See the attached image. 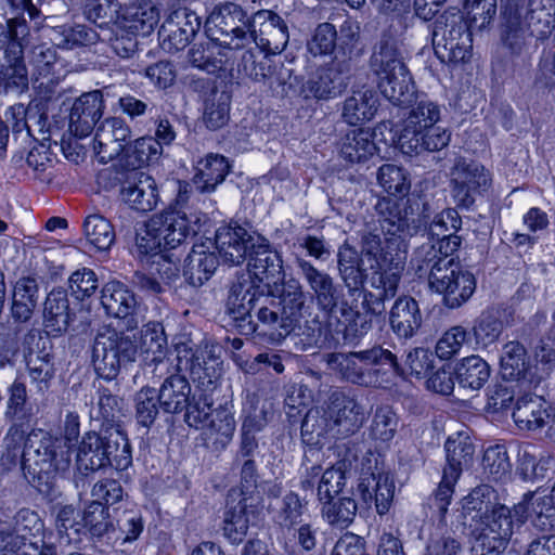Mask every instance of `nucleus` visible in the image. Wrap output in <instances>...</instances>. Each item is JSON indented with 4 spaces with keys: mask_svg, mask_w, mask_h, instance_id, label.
Returning a JSON list of instances; mask_svg holds the SVG:
<instances>
[{
    "mask_svg": "<svg viewBox=\"0 0 555 555\" xmlns=\"http://www.w3.org/2000/svg\"><path fill=\"white\" fill-rule=\"evenodd\" d=\"M378 223H366L359 232V247L372 273L402 271L406 253L405 238L426 228V221L414 217L410 199L398 202L379 198L375 205Z\"/></svg>",
    "mask_w": 555,
    "mask_h": 555,
    "instance_id": "nucleus-1",
    "label": "nucleus"
},
{
    "mask_svg": "<svg viewBox=\"0 0 555 555\" xmlns=\"http://www.w3.org/2000/svg\"><path fill=\"white\" fill-rule=\"evenodd\" d=\"M494 489L480 485L463 500L464 524L473 527V555H499L513 533L509 509L496 502Z\"/></svg>",
    "mask_w": 555,
    "mask_h": 555,
    "instance_id": "nucleus-2",
    "label": "nucleus"
},
{
    "mask_svg": "<svg viewBox=\"0 0 555 555\" xmlns=\"http://www.w3.org/2000/svg\"><path fill=\"white\" fill-rule=\"evenodd\" d=\"M76 464L87 475L108 465L125 470L132 464L131 447L119 425L87 433L79 444Z\"/></svg>",
    "mask_w": 555,
    "mask_h": 555,
    "instance_id": "nucleus-3",
    "label": "nucleus"
},
{
    "mask_svg": "<svg viewBox=\"0 0 555 555\" xmlns=\"http://www.w3.org/2000/svg\"><path fill=\"white\" fill-rule=\"evenodd\" d=\"M371 65L378 78V89L389 102L402 107L415 103V85L395 40L389 37L380 39Z\"/></svg>",
    "mask_w": 555,
    "mask_h": 555,
    "instance_id": "nucleus-4",
    "label": "nucleus"
},
{
    "mask_svg": "<svg viewBox=\"0 0 555 555\" xmlns=\"http://www.w3.org/2000/svg\"><path fill=\"white\" fill-rule=\"evenodd\" d=\"M68 466L69 453L62 440L42 430L28 434L24 446V469L41 493L49 494L56 473Z\"/></svg>",
    "mask_w": 555,
    "mask_h": 555,
    "instance_id": "nucleus-5",
    "label": "nucleus"
},
{
    "mask_svg": "<svg viewBox=\"0 0 555 555\" xmlns=\"http://www.w3.org/2000/svg\"><path fill=\"white\" fill-rule=\"evenodd\" d=\"M327 367L339 374L341 378L361 386H376L379 384L378 373L399 372L397 357L382 346L371 349L340 353L332 352L322 357Z\"/></svg>",
    "mask_w": 555,
    "mask_h": 555,
    "instance_id": "nucleus-6",
    "label": "nucleus"
},
{
    "mask_svg": "<svg viewBox=\"0 0 555 555\" xmlns=\"http://www.w3.org/2000/svg\"><path fill=\"white\" fill-rule=\"evenodd\" d=\"M470 26L464 14L450 8L434 22L431 41L436 56L446 64L465 63L469 60L473 48Z\"/></svg>",
    "mask_w": 555,
    "mask_h": 555,
    "instance_id": "nucleus-7",
    "label": "nucleus"
},
{
    "mask_svg": "<svg viewBox=\"0 0 555 555\" xmlns=\"http://www.w3.org/2000/svg\"><path fill=\"white\" fill-rule=\"evenodd\" d=\"M307 309L302 286L291 279L283 284L279 300L268 297V301L258 305L254 311L258 321L255 323L258 327L278 331L279 336H286L296 330Z\"/></svg>",
    "mask_w": 555,
    "mask_h": 555,
    "instance_id": "nucleus-8",
    "label": "nucleus"
},
{
    "mask_svg": "<svg viewBox=\"0 0 555 555\" xmlns=\"http://www.w3.org/2000/svg\"><path fill=\"white\" fill-rule=\"evenodd\" d=\"M212 41L232 50L246 49L255 41L256 24L238 4L225 2L214 9L207 20Z\"/></svg>",
    "mask_w": 555,
    "mask_h": 555,
    "instance_id": "nucleus-9",
    "label": "nucleus"
},
{
    "mask_svg": "<svg viewBox=\"0 0 555 555\" xmlns=\"http://www.w3.org/2000/svg\"><path fill=\"white\" fill-rule=\"evenodd\" d=\"M137 347L129 336L109 327L99 331L92 346L91 362L96 374L114 379L122 363L134 361Z\"/></svg>",
    "mask_w": 555,
    "mask_h": 555,
    "instance_id": "nucleus-10",
    "label": "nucleus"
},
{
    "mask_svg": "<svg viewBox=\"0 0 555 555\" xmlns=\"http://www.w3.org/2000/svg\"><path fill=\"white\" fill-rule=\"evenodd\" d=\"M92 149L100 163L116 160L121 171L142 168L157 160L163 152L160 141H93Z\"/></svg>",
    "mask_w": 555,
    "mask_h": 555,
    "instance_id": "nucleus-11",
    "label": "nucleus"
},
{
    "mask_svg": "<svg viewBox=\"0 0 555 555\" xmlns=\"http://www.w3.org/2000/svg\"><path fill=\"white\" fill-rule=\"evenodd\" d=\"M491 182L489 170L472 159L459 157L450 170L451 195L460 208L468 209L476 196L490 188Z\"/></svg>",
    "mask_w": 555,
    "mask_h": 555,
    "instance_id": "nucleus-12",
    "label": "nucleus"
},
{
    "mask_svg": "<svg viewBox=\"0 0 555 555\" xmlns=\"http://www.w3.org/2000/svg\"><path fill=\"white\" fill-rule=\"evenodd\" d=\"M261 301H268V296L254 285L250 278L241 276L231 284L225 311L236 322L241 334L251 335L258 330L253 312Z\"/></svg>",
    "mask_w": 555,
    "mask_h": 555,
    "instance_id": "nucleus-13",
    "label": "nucleus"
},
{
    "mask_svg": "<svg viewBox=\"0 0 555 555\" xmlns=\"http://www.w3.org/2000/svg\"><path fill=\"white\" fill-rule=\"evenodd\" d=\"M429 288L442 296V302L450 309L460 308L474 294L476 280L473 273L453 261L449 267L434 271Z\"/></svg>",
    "mask_w": 555,
    "mask_h": 555,
    "instance_id": "nucleus-14",
    "label": "nucleus"
},
{
    "mask_svg": "<svg viewBox=\"0 0 555 555\" xmlns=\"http://www.w3.org/2000/svg\"><path fill=\"white\" fill-rule=\"evenodd\" d=\"M238 69L253 80L263 82L275 94L286 95L293 87L291 68L267 55L257 60L250 49L242 54Z\"/></svg>",
    "mask_w": 555,
    "mask_h": 555,
    "instance_id": "nucleus-15",
    "label": "nucleus"
},
{
    "mask_svg": "<svg viewBox=\"0 0 555 555\" xmlns=\"http://www.w3.org/2000/svg\"><path fill=\"white\" fill-rule=\"evenodd\" d=\"M38 526V515L29 509H21L11 519H0V555H37L38 546L28 540L26 531Z\"/></svg>",
    "mask_w": 555,
    "mask_h": 555,
    "instance_id": "nucleus-16",
    "label": "nucleus"
},
{
    "mask_svg": "<svg viewBox=\"0 0 555 555\" xmlns=\"http://www.w3.org/2000/svg\"><path fill=\"white\" fill-rule=\"evenodd\" d=\"M121 184L120 196L129 207L141 212L153 210L159 201L158 188L154 178L140 168H129L118 172Z\"/></svg>",
    "mask_w": 555,
    "mask_h": 555,
    "instance_id": "nucleus-17",
    "label": "nucleus"
},
{
    "mask_svg": "<svg viewBox=\"0 0 555 555\" xmlns=\"http://www.w3.org/2000/svg\"><path fill=\"white\" fill-rule=\"evenodd\" d=\"M201 220L180 210H168L152 217V231L163 240L164 249H173L197 233Z\"/></svg>",
    "mask_w": 555,
    "mask_h": 555,
    "instance_id": "nucleus-18",
    "label": "nucleus"
},
{
    "mask_svg": "<svg viewBox=\"0 0 555 555\" xmlns=\"http://www.w3.org/2000/svg\"><path fill=\"white\" fill-rule=\"evenodd\" d=\"M326 415L334 436L348 437L356 434L365 421L363 408L343 391L335 390L328 397Z\"/></svg>",
    "mask_w": 555,
    "mask_h": 555,
    "instance_id": "nucleus-19",
    "label": "nucleus"
},
{
    "mask_svg": "<svg viewBox=\"0 0 555 555\" xmlns=\"http://www.w3.org/2000/svg\"><path fill=\"white\" fill-rule=\"evenodd\" d=\"M440 122V108L433 102H420L404 120L403 129L398 139H439L451 133Z\"/></svg>",
    "mask_w": 555,
    "mask_h": 555,
    "instance_id": "nucleus-20",
    "label": "nucleus"
},
{
    "mask_svg": "<svg viewBox=\"0 0 555 555\" xmlns=\"http://www.w3.org/2000/svg\"><path fill=\"white\" fill-rule=\"evenodd\" d=\"M102 90L82 93L72 106L69 130L74 137L83 139L91 134L104 112Z\"/></svg>",
    "mask_w": 555,
    "mask_h": 555,
    "instance_id": "nucleus-21",
    "label": "nucleus"
},
{
    "mask_svg": "<svg viewBox=\"0 0 555 555\" xmlns=\"http://www.w3.org/2000/svg\"><path fill=\"white\" fill-rule=\"evenodd\" d=\"M300 274L313 293L318 307L332 313L338 306L340 291L334 279L326 272L317 269L310 261L297 258Z\"/></svg>",
    "mask_w": 555,
    "mask_h": 555,
    "instance_id": "nucleus-22",
    "label": "nucleus"
},
{
    "mask_svg": "<svg viewBox=\"0 0 555 555\" xmlns=\"http://www.w3.org/2000/svg\"><path fill=\"white\" fill-rule=\"evenodd\" d=\"M257 234L241 225H224L217 230L215 245L221 259L229 264L242 263L251 249Z\"/></svg>",
    "mask_w": 555,
    "mask_h": 555,
    "instance_id": "nucleus-23",
    "label": "nucleus"
},
{
    "mask_svg": "<svg viewBox=\"0 0 555 555\" xmlns=\"http://www.w3.org/2000/svg\"><path fill=\"white\" fill-rule=\"evenodd\" d=\"M357 493L366 507H371L374 502L376 512L384 515L390 508L395 483L388 473H364L359 479Z\"/></svg>",
    "mask_w": 555,
    "mask_h": 555,
    "instance_id": "nucleus-24",
    "label": "nucleus"
},
{
    "mask_svg": "<svg viewBox=\"0 0 555 555\" xmlns=\"http://www.w3.org/2000/svg\"><path fill=\"white\" fill-rule=\"evenodd\" d=\"M255 243L248 254V269L260 282L268 285L283 278L282 259L278 251L272 250L268 241L256 235Z\"/></svg>",
    "mask_w": 555,
    "mask_h": 555,
    "instance_id": "nucleus-25",
    "label": "nucleus"
},
{
    "mask_svg": "<svg viewBox=\"0 0 555 555\" xmlns=\"http://www.w3.org/2000/svg\"><path fill=\"white\" fill-rule=\"evenodd\" d=\"M256 36L253 44L261 46L273 52H282L288 42V28L283 18L270 10L254 13Z\"/></svg>",
    "mask_w": 555,
    "mask_h": 555,
    "instance_id": "nucleus-26",
    "label": "nucleus"
},
{
    "mask_svg": "<svg viewBox=\"0 0 555 555\" xmlns=\"http://www.w3.org/2000/svg\"><path fill=\"white\" fill-rule=\"evenodd\" d=\"M530 518L534 527L550 530L555 527V498L546 489L537 486L522 494V518Z\"/></svg>",
    "mask_w": 555,
    "mask_h": 555,
    "instance_id": "nucleus-27",
    "label": "nucleus"
},
{
    "mask_svg": "<svg viewBox=\"0 0 555 555\" xmlns=\"http://www.w3.org/2000/svg\"><path fill=\"white\" fill-rule=\"evenodd\" d=\"M418 302L410 296L398 297L389 311V325L400 339H410L422 326Z\"/></svg>",
    "mask_w": 555,
    "mask_h": 555,
    "instance_id": "nucleus-28",
    "label": "nucleus"
},
{
    "mask_svg": "<svg viewBox=\"0 0 555 555\" xmlns=\"http://www.w3.org/2000/svg\"><path fill=\"white\" fill-rule=\"evenodd\" d=\"M378 99L372 89L353 91L344 102L341 116L352 130V139H357L364 132L362 124L373 118L377 111Z\"/></svg>",
    "mask_w": 555,
    "mask_h": 555,
    "instance_id": "nucleus-29",
    "label": "nucleus"
},
{
    "mask_svg": "<svg viewBox=\"0 0 555 555\" xmlns=\"http://www.w3.org/2000/svg\"><path fill=\"white\" fill-rule=\"evenodd\" d=\"M43 326L47 335L60 336L75 319L67 294L63 289H52L43 304Z\"/></svg>",
    "mask_w": 555,
    "mask_h": 555,
    "instance_id": "nucleus-30",
    "label": "nucleus"
},
{
    "mask_svg": "<svg viewBox=\"0 0 555 555\" xmlns=\"http://www.w3.org/2000/svg\"><path fill=\"white\" fill-rule=\"evenodd\" d=\"M5 64L0 70V86L5 93L20 95L28 90V73L24 62V49L16 43L7 46Z\"/></svg>",
    "mask_w": 555,
    "mask_h": 555,
    "instance_id": "nucleus-31",
    "label": "nucleus"
},
{
    "mask_svg": "<svg viewBox=\"0 0 555 555\" xmlns=\"http://www.w3.org/2000/svg\"><path fill=\"white\" fill-rule=\"evenodd\" d=\"M520 52V13L517 0H505L503 3L500 26L499 53L513 62Z\"/></svg>",
    "mask_w": 555,
    "mask_h": 555,
    "instance_id": "nucleus-32",
    "label": "nucleus"
},
{
    "mask_svg": "<svg viewBox=\"0 0 555 555\" xmlns=\"http://www.w3.org/2000/svg\"><path fill=\"white\" fill-rule=\"evenodd\" d=\"M338 274L350 294L359 291L369 276L366 259L353 246L345 243L337 253Z\"/></svg>",
    "mask_w": 555,
    "mask_h": 555,
    "instance_id": "nucleus-33",
    "label": "nucleus"
},
{
    "mask_svg": "<svg viewBox=\"0 0 555 555\" xmlns=\"http://www.w3.org/2000/svg\"><path fill=\"white\" fill-rule=\"evenodd\" d=\"M338 274L350 294L359 291L369 276L366 259L353 246L345 243L337 253Z\"/></svg>",
    "mask_w": 555,
    "mask_h": 555,
    "instance_id": "nucleus-34",
    "label": "nucleus"
},
{
    "mask_svg": "<svg viewBox=\"0 0 555 555\" xmlns=\"http://www.w3.org/2000/svg\"><path fill=\"white\" fill-rule=\"evenodd\" d=\"M339 65L334 61L331 66L321 67L315 76L302 85L301 92L306 98L313 96L318 100H327L337 96L346 88Z\"/></svg>",
    "mask_w": 555,
    "mask_h": 555,
    "instance_id": "nucleus-35",
    "label": "nucleus"
},
{
    "mask_svg": "<svg viewBox=\"0 0 555 555\" xmlns=\"http://www.w3.org/2000/svg\"><path fill=\"white\" fill-rule=\"evenodd\" d=\"M218 264V257L208 245L194 244L185 259L183 274L192 286L198 287L210 279Z\"/></svg>",
    "mask_w": 555,
    "mask_h": 555,
    "instance_id": "nucleus-36",
    "label": "nucleus"
},
{
    "mask_svg": "<svg viewBox=\"0 0 555 555\" xmlns=\"http://www.w3.org/2000/svg\"><path fill=\"white\" fill-rule=\"evenodd\" d=\"M228 159L218 154H209L198 163L192 182L199 193H212L230 171Z\"/></svg>",
    "mask_w": 555,
    "mask_h": 555,
    "instance_id": "nucleus-37",
    "label": "nucleus"
},
{
    "mask_svg": "<svg viewBox=\"0 0 555 555\" xmlns=\"http://www.w3.org/2000/svg\"><path fill=\"white\" fill-rule=\"evenodd\" d=\"M191 386L180 374H170L162 383L157 393L160 408L166 413H179L189 403Z\"/></svg>",
    "mask_w": 555,
    "mask_h": 555,
    "instance_id": "nucleus-38",
    "label": "nucleus"
},
{
    "mask_svg": "<svg viewBox=\"0 0 555 555\" xmlns=\"http://www.w3.org/2000/svg\"><path fill=\"white\" fill-rule=\"evenodd\" d=\"M202 430L208 447L214 451L223 450L233 438L235 431L234 417L227 408L216 409Z\"/></svg>",
    "mask_w": 555,
    "mask_h": 555,
    "instance_id": "nucleus-39",
    "label": "nucleus"
},
{
    "mask_svg": "<svg viewBox=\"0 0 555 555\" xmlns=\"http://www.w3.org/2000/svg\"><path fill=\"white\" fill-rule=\"evenodd\" d=\"M555 367V348L541 341L537 346L534 354L522 362V384L530 388H537L542 380L547 378Z\"/></svg>",
    "mask_w": 555,
    "mask_h": 555,
    "instance_id": "nucleus-40",
    "label": "nucleus"
},
{
    "mask_svg": "<svg viewBox=\"0 0 555 555\" xmlns=\"http://www.w3.org/2000/svg\"><path fill=\"white\" fill-rule=\"evenodd\" d=\"M359 40L360 24L350 20L345 21L339 27V33H337V52L334 59L341 72H349L350 62L362 54Z\"/></svg>",
    "mask_w": 555,
    "mask_h": 555,
    "instance_id": "nucleus-41",
    "label": "nucleus"
},
{
    "mask_svg": "<svg viewBox=\"0 0 555 555\" xmlns=\"http://www.w3.org/2000/svg\"><path fill=\"white\" fill-rule=\"evenodd\" d=\"M158 20L157 8L151 1H142L128 7L118 23L133 34L147 36L154 30Z\"/></svg>",
    "mask_w": 555,
    "mask_h": 555,
    "instance_id": "nucleus-42",
    "label": "nucleus"
},
{
    "mask_svg": "<svg viewBox=\"0 0 555 555\" xmlns=\"http://www.w3.org/2000/svg\"><path fill=\"white\" fill-rule=\"evenodd\" d=\"M101 304L107 314L128 318L134 313L137 301L133 294L119 282H109L102 288Z\"/></svg>",
    "mask_w": 555,
    "mask_h": 555,
    "instance_id": "nucleus-43",
    "label": "nucleus"
},
{
    "mask_svg": "<svg viewBox=\"0 0 555 555\" xmlns=\"http://www.w3.org/2000/svg\"><path fill=\"white\" fill-rule=\"evenodd\" d=\"M444 448L447 465L443 468V473L460 478L463 469L469 467L473 463L474 444L468 436L459 434L456 437H449Z\"/></svg>",
    "mask_w": 555,
    "mask_h": 555,
    "instance_id": "nucleus-44",
    "label": "nucleus"
},
{
    "mask_svg": "<svg viewBox=\"0 0 555 555\" xmlns=\"http://www.w3.org/2000/svg\"><path fill=\"white\" fill-rule=\"evenodd\" d=\"M38 292V283L34 278L26 276L16 282L11 307L15 321L27 322L30 320L37 306Z\"/></svg>",
    "mask_w": 555,
    "mask_h": 555,
    "instance_id": "nucleus-45",
    "label": "nucleus"
},
{
    "mask_svg": "<svg viewBox=\"0 0 555 555\" xmlns=\"http://www.w3.org/2000/svg\"><path fill=\"white\" fill-rule=\"evenodd\" d=\"M426 237L427 242H424L415 249L412 262L417 275L420 278L426 275L429 284L434 271L449 267L454 261V258L442 257L435 238Z\"/></svg>",
    "mask_w": 555,
    "mask_h": 555,
    "instance_id": "nucleus-46",
    "label": "nucleus"
},
{
    "mask_svg": "<svg viewBox=\"0 0 555 555\" xmlns=\"http://www.w3.org/2000/svg\"><path fill=\"white\" fill-rule=\"evenodd\" d=\"M456 380L462 388L479 390L490 377L489 364L479 356L464 358L455 370Z\"/></svg>",
    "mask_w": 555,
    "mask_h": 555,
    "instance_id": "nucleus-47",
    "label": "nucleus"
},
{
    "mask_svg": "<svg viewBox=\"0 0 555 555\" xmlns=\"http://www.w3.org/2000/svg\"><path fill=\"white\" fill-rule=\"evenodd\" d=\"M137 352L143 360L150 361V358H165L167 353V338L164 327L158 322H149L140 331V337L134 345Z\"/></svg>",
    "mask_w": 555,
    "mask_h": 555,
    "instance_id": "nucleus-48",
    "label": "nucleus"
},
{
    "mask_svg": "<svg viewBox=\"0 0 555 555\" xmlns=\"http://www.w3.org/2000/svg\"><path fill=\"white\" fill-rule=\"evenodd\" d=\"M358 505L350 496L333 498L322 502L321 515L328 525L346 529L357 515Z\"/></svg>",
    "mask_w": 555,
    "mask_h": 555,
    "instance_id": "nucleus-49",
    "label": "nucleus"
},
{
    "mask_svg": "<svg viewBox=\"0 0 555 555\" xmlns=\"http://www.w3.org/2000/svg\"><path fill=\"white\" fill-rule=\"evenodd\" d=\"M231 94L225 88L214 89L204 101V121L207 128L217 130L223 127L230 115Z\"/></svg>",
    "mask_w": 555,
    "mask_h": 555,
    "instance_id": "nucleus-50",
    "label": "nucleus"
},
{
    "mask_svg": "<svg viewBox=\"0 0 555 555\" xmlns=\"http://www.w3.org/2000/svg\"><path fill=\"white\" fill-rule=\"evenodd\" d=\"M88 242L100 251L108 250L116 240V233L108 219L100 214H90L83 222Z\"/></svg>",
    "mask_w": 555,
    "mask_h": 555,
    "instance_id": "nucleus-51",
    "label": "nucleus"
},
{
    "mask_svg": "<svg viewBox=\"0 0 555 555\" xmlns=\"http://www.w3.org/2000/svg\"><path fill=\"white\" fill-rule=\"evenodd\" d=\"M246 500H241L229 507L223 519V534L233 544L241 543L247 534L250 515Z\"/></svg>",
    "mask_w": 555,
    "mask_h": 555,
    "instance_id": "nucleus-52",
    "label": "nucleus"
},
{
    "mask_svg": "<svg viewBox=\"0 0 555 555\" xmlns=\"http://www.w3.org/2000/svg\"><path fill=\"white\" fill-rule=\"evenodd\" d=\"M550 404L538 393H522V415L526 416L525 428L535 433L543 429L550 423Z\"/></svg>",
    "mask_w": 555,
    "mask_h": 555,
    "instance_id": "nucleus-53",
    "label": "nucleus"
},
{
    "mask_svg": "<svg viewBox=\"0 0 555 555\" xmlns=\"http://www.w3.org/2000/svg\"><path fill=\"white\" fill-rule=\"evenodd\" d=\"M346 474V461H338L322 473L317 487V496L321 503L336 498L343 491L347 480Z\"/></svg>",
    "mask_w": 555,
    "mask_h": 555,
    "instance_id": "nucleus-54",
    "label": "nucleus"
},
{
    "mask_svg": "<svg viewBox=\"0 0 555 555\" xmlns=\"http://www.w3.org/2000/svg\"><path fill=\"white\" fill-rule=\"evenodd\" d=\"M27 109L23 104H15L5 112V120L0 119V139H9L10 133L15 139L31 137L35 139L31 126L26 119Z\"/></svg>",
    "mask_w": 555,
    "mask_h": 555,
    "instance_id": "nucleus-55",
    "label": "nucleus"
},
{
    "mask_svg": "<svg viewBox=\"0 0 555 555\" xmlns=\"http://www.w3.org/2000/svg\"><path fill=\"white\" fill-rule=\"evenodd\" d=\"M328 433L334 434V430L326 415V410L324 412L319 409L309 410L301 423L302 441L309 446H315Z\"/></svg>",
    "mask_w": 555,
    "mask_h": 555,
    "instance_id": "nucleus-56",
    "label": "nucleus"
},
{
    "mask_svg": "<svg viewBox=\"0 0 555 555\" xmlns=\"http://www.w3.org/2000/svg\"><path fill=\"white\" fill-rule=\"evenodd\" d=\"M9 400L7 403L5 416L12 422L29 423L33 413L27 405V390L24 383L14 380L9 388Z\"/></svg>",
    "mask_w": 555,
    "mask_h": 555,
    "instance_id": "nucleus-57",
    "label": "nucleus"
},
{
    "mask_svg": "<svg viewBox=\"0 0 555 555\" xmlns=\"http://www.w3.org/2000/svg\"><path fill=\"white\" fill-rule=\"evenodd\" d=\"M134 405L137 422L144 427L152 426L160 408L155 388H141L135 393Z\"/></svg>",
    "mask_w": 555,
    "mask_h": 555,
    "instance_id": "nucleus-58",
    "label": "nucleus"
},
{
    "mask_svg": "<svg viewBox=\"0 0 555 555\" xmlns=\"http://www.w3.org/2000/svg\"><path fill=\"white\" fill-rule=\"evenodd\" d=\"M83 528H88L93 537H103L111 530H115L113 521L109 519L107 508L101 501H92L82 514Z\"/></svg>",
    "mask_w": 555,
    "mask_h": 555,
    "instance_id": "nucleus-59",
    "label": "nucleus"
},
{
    "mask_svg": "<svg viewBox=\"0 0 555 555\" xmlns=\"http://www.w3.org/2000/svg\"><path fill=\"white\" fill-rule=\"evenodd\" d=\"M377 180L380 186L392 195L405 196L411 189L406 172L391 164L383 165L378 169Z\"/></svg>",
    "mask_w": 555,
    "mask_h": 555,
    "instance_id": "nucleus-60",
    "label": "nucleus"
},
{
    "mask_svg": "<svg viewBox=\"0 0 555 555\" xmlns=\"http://www.w3.org/2000/svg\"><path fill=\"white\" fill-rule=\"evenodd\" d=\"M500 375L505 383L519 386L520 380V344L516 340L503 346L500 358Z\"/></svg>",
    "mask_w": 555,
    "mask_h": 555,
    "instance_id": "nucleus-61",
    "label": "nucleus"
},
{
    "mask_svg": "<svg viewBox=\"0 0 555 555\" xmlns=\"http://www.w3.org/2000/svg\"><path fill=\"white\" fill-rule=\"evenodd\" d=\"M211 43L194 44L189 51V61L194 66L209 74L223 69L224 61L220 53L216 54Z\"/></svg>",
    "mask_w": 555,
    "mask_h": 555,
    "instance_id": "nucleus-62",
    "label": "nucleus"
},
{
    "mask_svg": "<svg viewBox=\"0 0 555 555\" xmlns=\"http://www.w3.org/2000/svg\"><path fill=\"white\" fill-rule=\"evenodd\" d=\"M120 3L117 0H86L83 15L100 27L118 20Z\"/></svg>",
    "mask_w": 555,
    "mask_h": 555,
    "instance_id": "nucleus-63",
    "label": "nucleus"
},
{
    "mask_svg": "<svg viewBox=\"0 0 555 555\" xmlns=\"http://www.w3.org/2000/svg\"><path fill=\"white\" fill-rule=\"evenodd\" d=\"M337 30L331 23L317 26L311 39L307 43L308 51L313 56L332 54L336 48Z\"/></svg>",
    "mask_w": 555,
    "mask_h": 555,
    "instance_id": "nucleus-64",
    "label": "nucleus"
}]
</instances>
